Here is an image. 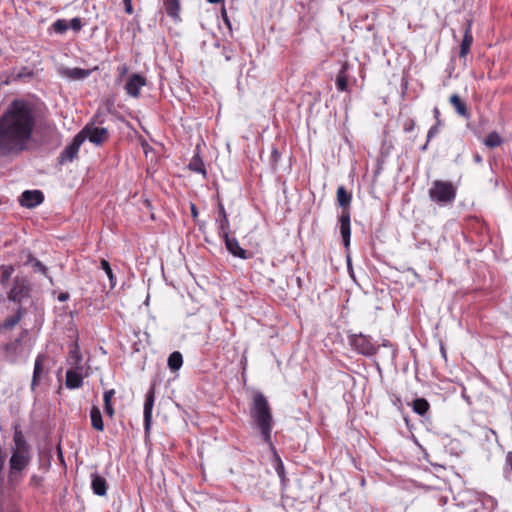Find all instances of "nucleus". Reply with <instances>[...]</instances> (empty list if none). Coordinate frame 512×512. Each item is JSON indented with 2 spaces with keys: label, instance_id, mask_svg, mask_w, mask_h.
I'll use <instances>...</instances> for the list:
<instances>
[{
  "label": "nucleus",
  "instance_id": "obj_37",
  "mask_svg": "<svg viewBox=\"0 0 512 512\" xmlns=\"http://www.w3.org/2000/svg\"><path fill=\"white\" fill-rule=\"evenodd\" d=\"M53 28L57 33H64L68 29V24L65 20H57L54 22Z\"/></svg>",
  "mask_w": 512,
  "mask_h": 512
},
{
  "label": "nucleus",
  "instance_id": "obj_22",
  "mask_svg": "<svg viewBox=\"0 0 512 512\" xmlns=\"http://www.w3.org/2000/svg\"><path fill=\"white\" fill-rule=\"evenodd\" d=\"M449 101L460 116L468 117L466 103L460 98L458 94L451 95Z\"/></svg>",
  "mask_w": 512,
  "mask_h": 512
},
{
  "label": "nucleus",
  "instance_id": "obj_25",
  "mask_svg": "<svg viewBox=\"0 0 512 512\" xmlns=\"http://www.w3.org/2000/svg\"><path fill=\"white\" fill-rule=\"evenodd\" d=\"M21 343V338L4 345L5 357L10 361H15Z\"/></svg>",
  "mask_w": 512,
  "mask_h": 512
},
{
  "label": "nucleus",
  "instance_id": "obj_15",
  "mask_svg": "<svg viewBox=\"0 0 512 512\" xmlns=\"http://www.w3.org/2000/svg\"><path fill=\"white\" fill-rule=\"evenodd\" d=\"M67 361L71 368L83 370L82 355L77 342L71 344Z\"/></svg>",
  "mask_w": 512,
  "mask_h": 512
},
{
  "label": "nucleus",
  "instance_id": "obj_12",
  "mask_svg": "<svg viewBox=\"0 0 512 512\" xmlns=\"http://www.w3.org/2000/svg\"><path fill=\"white\" fill-rule=\"evenodd\" d=\"M340 222V233L343 239V244L345 248H348L350 245V236H351V227H350V211L342 210L341 216L339 218Z\"/></svg>",
  "mask_w": 512,
  "mask_h": 512
},
{
  "label": "nucleus",
  "instance_id": "obj_13",
  "mask_svg": "<svg viewBox=\"0 0 512 512\" xmlns=\"http://www.w3.org/2000/svg\"><path fill=\"white\" fill-rule=\"evenodd\" d=\"M154 405V392L153 389L146 395L145 403H144V428L145 432L148 433L151 427L152 421V409Z\"/></svg>",
  "mask_w": 512,
  "mask_h": 512
},
{
  "label": "nucleus",
  "instance_id": "obj_38",
  "mask_svg": "<svg viewBox=\"0 0 512 512\" xmlns=\"http://www.w3.org/2000/svg\"><path fill=\"white\" fill-rule=\"evenodd\" d=\"M34 76V73L32 70H30L27 67L21 68V70L17 74V78L24 79V78H31Z\"/></svg>",
  "mask_w": 512,
  "mask_h": 512
},
{
  "label": "nucleus",
  "instance_id": "obj_43",
  "mask_svg": "<svg viewBox=\"0 0 512 512\" xmlns=\"http://www.w3.org/2000/svg\"><path fill=\"white\" fill-rule=\"evenodd\" d=\"M279 158H280V154H279L278 150L276 148H273L272 152H271L272 164H276L278 162Z\"/></svg>",
  "mask_w": 512,
  "mask_h": 512
},
{
  "label": "nucleus",
  "instance_id": "obj_46",
  "mask_svg": "<svg viewBox=\"0 0 512 512\" xmlns=\"http://www.w3.org/2000/svg\"><path fill=\"white\" fill-rule=\"evenodd\" d=\"M433 114H434V117H435V119H436V121H437V123H436V124H439V123H440V120H439L440 111H439V109H438L437 107H435V108L433 109Z\"/></svg>",
  "mask_w": 512,
  "mask_h": 512
},
{
  "label": "nucleus",
  "instance_id": "obj_32",
  "mask_svg": "<svg viewBox=\"0 0 512 512\" xmlns=\"http://www.w3.org/2000/svg\"><path fill=\"white\" fill-rule=\"evenodd\" d=\"M188 166L190 170L206 175L204 163L198 156L193 157Z\"/></svg>",
  "mask_w": 512,
  "mask_h": 512
},
{
  "label": "nucleus",
  "instance_id": "obj_21",
  "mask_svg": "<svg viewBox=\"0 0 512 512\" xmlns=\"http://www.w3.org/2000/svg\"><path fill=\"white\" fill-rule=\"evenodd\" d=\"M44 358L45 357L43 355H38L35 360L33 377H32V382H31L32 390H34L35 387L38 385V381L43 373Z\"/></svg>",
  "mask_w": 512,
  "mask_h": 512
},
{
  "label": "nucleus",
  "instance_id": "obj_50",
  "mask_svg": "<svg viewBox=\"0 0 512 512\" xmlns=\"http://www.w3.org/2000/svg\"><path fill=\"white\" fill-rule=\"evenodd\" d=\"M428 147V143L426 142L422 147H421V150L422 151H425Z\"/></svg>",
  "mask_w": 512,
  "mask_h": 512
},
{
  "label": "nucleus",
  "instance_id": "obj_10",
  "mask_svg": "<svg viewBox=\"0 0 512 512\" xmlns=\"http://www.w3.org/2000/svg\"><path fill=\"white\" fill-rule=\"evenodd\" d=\"M146 85V79L140 74H133L129 77L125 85V90L128 95L138 97L140 89Z\"/></svg>",
  "mask_w": 512,
  "mask_h": 512
},
{
  "label": "nucleus",
  "instance_id": "obj_20",
  "mask_svg": "<svg viewBox=\"0 0 512 512\" xmlns=\"http://www.w3.org/2000/svg\"><path fill=\"white\" fill-rule=\"evenodd\" d=\"M90 71L82 68H65L62 70V75L72 79V80H81L89 76Z\"/></svg>",
  "mask_w": 512,
  "mask_h": 512
},
{
  "label": "nucleus",
  "instance_id": "obj_14",
  "mask_svg": "<svg viewBox=\"0 0 512 512\" xmlns=\"http://www.w3.org/2000/svg\"><path fill=\"white\" fill-rule=\"evenodd\" d=\"M216 222L218 224L219 236H227V232H229L230 229V224L225 208L221 202L218 204V216L216 218Z\"/></svg>",
  "mask_w": 512,
  "mask_h": 512
},
{
  "label": "nucleus",
  "instance_id": "obj_7",
  "mask_svg": "<svg viewBox=\"0 0 512 512\" xmlns=\"http://www.w3.org/2000/svg\"><path fill=\"white\" fill-rule=\"evenodd\" d=\"M78 134H84L85 140L88 139L95 145H101L108 138V130L103 127L86 125Z\"/></svg>",
  "mask_w": 512,
  "mask_h": 512
},
{
  "label": "nucleus",
  "instance_id": "obj_11",
  "mask_svg": "<svg viewBox=\"0 0 512 512\" xmlns=\"http://www.w3.org/2000/svg\"><path fill=\"white\" fill-rule=\"evenodd\" d=\"M221 237L224 239L229 253L241 259H248L250 257V254L239 245L238 240L235 237L229 236V232H227V236Z\"/></svg>",
  "mask_w": 512,
  "mask_h": 512
},
{
  "label": "nucleus",
  "instance_id": "obj_3",
  "mask_svg": "<svg viewBox=\"0 0 512 512\" xmlns=\"http://www.w3.org/2000/svg\"><path fill=\"white\" fill-rule=\"evenodd\" d=\"M250 414L260 430L263 440L266 443H271L273 417L268 401L262 393L258 392L254 395Z\"/></svg>",
  "mask_w": 512,
  "mask_h": 512
},
{
  "label": "nucleus",
  "instance_id": "obj_28",
  "mask_svg": "<svg viewBox=\"0 0 512 512\" xmlns=\"http://www.w3.org/2000/svg\"><path fill=\"white\" fill-rule=\"evenodd\" d=\"M336 85L338 90L346 91L348 88V76L346 73V65H343L336 77Z\"/></svg>",
  "mask_w": 512,
  "mask_h": 512
},
{
  "label": "nucleus",
  "instance_id": "obj_48",
  "mask_svg": "<svg viewBox=\"0 0 512 512\" xmlns=\"http://www.w3.org/2000/svg\"><path fill=\"white\" fill-rule=\"evenodd\" d=\"M474 160H475V162L480 163V162H482V157L479 154H476L474 156Z\"/></svg>",
  "mask_w": 512,
  "mask_h": 512
},
{
  "label": "nucleus",
  "instance_id": "obj_49",
  "mask_svg": "<svg viewBox=\"0 0 512 512\" xmlns=\"http://www.w3.org/2000/svg\"><path fill=\"white\" fill-rule=\"evenodd\" d=\"M209 3H212V4H218V3H221L223 2V0H207Z\"/></svg>",
  "mask_w": 512,
  "mask_h": 512
},
{
  "label": "nucleus",
  "instance_id": "obj_4",
  "mask_svg": "<svg viewBox=\"0 0 512 512\" xmlns=\"http://www.w3.org/2000/svg\"><path fill=\"white\" fill-rule=\"evenodd\" d=\"M429 197L438 204H449L456 197V187L449 181L435 180L429 189Z\"/></svg>",
  "mask_w": 512,
  "mask_h": 512
},
{
  "label": "nucleus",
  "instance_id": "obj_30",
  "mask_svg": "<svg viewBox=\"0 0 512 512\" xmlns=\"http://www.w3.org/2000/svg\"><path fill=\"white\" fill-rule=\"evenodd\" d=\"M429 407L428 401L424 398H417L413 401V410L421 416L426 414Z\"/></svg>",
  "mask_w": 512,
  "mask_h": 512
},
{
  "label": "nucleus",
  "instance_id": "obj_24",
  "mask_svg": "<svg viewBox=\"0 0 512 512\" xmlns=\"http://www.w3.org/2000/svg\"><path fill=\"white\" fill-rule=\"evenodd\" d=\"M91 425L97 431L104 430V423L101 411L97 406H93L90 411Z\"/></svg>",
  "mask_w": 512,
  "mask_h": 512
},
{
  "label": "nucleus",
  "instance_id": "obj_17",
  "mask_svg": "<svg viewBox=\"0 0 512 512\" xmlns=\"http://www.w3.org/2000/svg\"><path fill=\"white\" fill-rule=\"evenodd\" d=\"M91 487L98 496H104L107 492V482L104 477L97 473L91 475Z\"/></svg>",
  "mask_w": 512,
  "mask_h": 512
},
{
  "label": "nucleus",
  "instance_id": "obj_1",
  "mask_svg": "<svg viewBox=\"0 0 512 512\" xmlns=\"http://www.w3.org/2000/svg\"><path fill=\"white\" fill-rule=\"evenodd\" d=\"M35 125L31 105L14 100L0 117V151L11 154L23 151L32 136Z\"/></svg>",
  "mask_w": 512,
  "mask_h": 512
},
{
  "label": "nucleus",
  "instance_id": "obj_40",
  "mask_svg": "<svg viewBox=\"0 0 512 512\" xmlns=\"http://www.w3.org/2000/svg\"><path fill=\"white\" fill-rule=\"evenodd\" d=\"M438 125L439 124H435L434 126H432L428 133H427V143H429V141L438 134L439 132V129H438Z\"/></svg>",
  "mask_w": 512,
  "mask_h": 512
},
{
  "label": "nucleus",
  "instance_id": "obj_18",
  "mask_svg": "<svg viewBox=\"0 0 512 512\" xmlns=\"http://www.w3.org/2000/svg\"><path fill=\"white\" fill-rule=\"evenodd\" d=\"M164 6L166 13L169 17H171L174 21H180V0H164Z\"/></svg>",
  "mask_w": 512,
  "mask_h": 512
},
{
  "label": "nucleus",
  "instance_id": "obj_44",
  "mask_svg": "<svg viewBox=\"0 0 512 512\" xmlns=\"http://www.w3.org/2000/svg\"><path fill=\"white\" fill-rule=\"evenodd\" d=\"M221 16H222L223 21L225 22V24L231 29V23H230V20H229V17L227 15V11H226L225 8H222Z\"/></svg>",
  "mask_w": 512,
  "mask_h": 512
},
{
  "label": "nucleus",
  "instance_id": "obj_6",
  "mask_svg": "<svg viewBox=\"0 0 512 512\" xmlns=\"http://www.w3.org/2000/svg\"><path fill=\"white\" fill-rule=\"evenodd\" d=\"M84 134H77L72 142L60 153L59 163L61 165L72 162L78 155L81 145L85 141Z\"/></svg>",
  "mask_w": 512,
  "mask_h": 512
},
{
  "label": "nucleus",
  "instance_id": "obj_41",
  "mask_svg": "<svg viewBox=\"0 0 512 512\" xmlns=\"http://www.w3.org/2000/svg\"><path fill=\"white\" fill-rule=\"evenodd\" d=\"M415 127V121L413 119H408L405 123H404V126H403V130L406 132V133H409L411 131H413Z\"/></svg>",
  "mask_w": 512,
  "mask_h": 512
},
{
  "label": "nucleus",
  "instance_id": "obj_8",
  "mask_svg": "<svg viewBox=\"0 0 512 512\" xmlns=\"http://www.w3.org/2000/svg\"><path fill=\"white\" fill-rule=\"evenodd\" d=\"M29 294V286L26 280L16 278L8 294V299L13 302H21Z\"/></svg>",
  "mask_w": 512,
  "mask_h": 512
},
{
  "label": "nucleus",
  "instance_id": "obj_39",
  "mask_svg": "<svg viewBox=\"0 0 512 512\" xmlns=\"http://www.w3.org/2000/svg\"><path fill=\"white\" fill-rule=\"evenodd\" d=\"M68 27L74 31H80L82 28V21L80 18H73L70 20Z\"/></svg>",
  "mask_w": 512,
  "mask_h": 512
},
{
  "label": "nucleus",
  "instance_id": "obj_19",
  "mask_svg": "<svg viewBox=\"0 0 512 512\" xmlns=\"http://www.w3.org/2000/svg\"><path fill=\"white\" fill-rule=\"evenodd\" d=\"M473 43V36L471 33V23L469 22L465 29L464 36L460 45V57L464 58L470 52Z\"/></svg>",
  "mask_w": 512,
  "mask_h": 512
},
{
  "label": "nucleus",
  "instance_id": "obj_31",
  "mask_svg": "<svg viewBox=\"0 0 512 512\" xmlns=\"http://www.w3.org/2000/svg\"><path fill=\"white\" fill-rule=\"evenodd\" d=\"M274 468H275L277 475L279 476L282 483L284 484L285 480H286L284 465H283L281 458L276 453H274Z\"/></svg>",
  "mask_w": 512,
  "mask_h": 512
},
{
  "label": "nucleus",
  "instance_id": "obj_34",
  "mask_svg": "<svg viewBox=\"0 0 512 512\" xmlns=\"http://www.w3.org/2000/svg\"><path fill=\"white\" fill-rule=\"evenodd\" d=\"M101 268L105 271L107 277L110 280L111 288H113L115 286V277L109 262L105 259H102Z\"/></svg>",
  "mask_w": 512,
  "mask_h": 512
},
{
  "label": "nucleus",
  "instance_id": "obj_35",
  "mask_svg": "<svg viewBox=\"0 0 512 512\" xmlns=\"http://www.w3.org/2000/svg\"><path fill=\"white\" fill-rule=\"evenodd\" d=\"M28 262L32 264L35 271L41 272L42 274L46 275L47 268L45 265L41 263V261L30 255Z\"/></svg>",
  "mask_w": 512,
  "mask_h": 512
},
{
  "label": "nucleus",
  "instance_id": "obj_2",
  "mask_svg": "<svg viewBox=\"0 0 512 512\" xmlns=\"http://www.w3.org/2000/svg\"><path fill=\"white\" fill-rule=\"evenodd\" d=\"M14 446L9 460L8 481L14 483L19 480L21 472L28 466L31 460L30 447L21 431L14 433Z\"/></svg>",
  "mask_w": 512,
  "mask_h": 512
},
{
  "label": "nucleus",
  "instance_id": "obj_47",
  "mask_svg": "<svg viewBox=\"0 0 512 512\" xmlns=\"http://www.w3.org/2000/svg\"><path fill=\"white\" fill-rule=\"evenodd\" d=\"M191 214L193 218H196L198 216V210L195 206V204H191Z\"/></svg>",
  "mask_w": 512,
  "mask_h": 512
},
{
  "label": "nucleus",
  "instance_id": "obj_5",
  "mask_svg": "<svg viewBox=\"0 0 512 512\" xmlns=\"http://www.w3.org/2000/svg\"><path fill=\"white\" fill-rule=\"evenodd\" d=\"M349 343L354 350L365 356H372L377 352V347L373 344L371 338L363 334L350 335Z\"/></svg>",
  "mask_w": 512,
  "mask_h": 512
},
{
  "label": "nucleus",
  "instance_id": "obj_26",
  "mask_svg": "<svg viewBox=\"0 0 512 512\" xmlns=\"http://www.w3.org/2000/svg\"><path fill=\"white\" fill-rule=\"evenodd\" d=\"M114 395H115V390L114 389L106 390L104 392V395H103L104 410H105V413L110 418H112L114 416V413H115L114 412V408H113L112 403H111V400L114 397Z\"/></svg>",
  "mask_w": 512,
  "mask_h": 512
},
{
  "label": "nucleus",
  "instance_id": "obj_27",
  "mask_svg": "<svg viewBox=\"0 0 512 512\" xmlns=\"http://www.w3.org/2000/svg\"><path fill=\"white\" fill-rule=\"evenodd\" d=\"M183 364L182 354L174 351L168 357V366L172 371H177Z\"/></svg>",
  "mask_w": 512,
  "mask_h": 512
},
{
  "label": "nucleus",
  "instance_id": "obj_42",
  "mask_svg": "<svg viewBox=\"0 0 512 512\" xmlns=\"http://www.w3.org/2000/svg\"><path fill=\"white\" fill-rule=\"evenodd\" d=\"M125 12L129 15L133 14L132 0H123Z\"/></svg>",
  "mask_w": 512,
  "mask_h": 512
},
{
  "label": "nucleus",
  "instance_id": "obj_51",
  "mask_svg": "<svg viewBox=\"0 0 512 512\" xmlns=\"http://www.w3.org/2000/svg\"><path fill=\"white\" fill-rule=\"evenodd\" d=\"M225 59L226 60H230V55L229 54H225Z\"/></svg>",
  "mask_w": 512,
  "mask_h": 512
},
{
  "label": "nucleus",
  "instance_id": "obj_23",
  "mask_svg": "<svg viewBox=\"0 0 512 512\" xmlns=\"http://www.w3.org/2000/svg\"><path fill=\"white\" fill-rule=\"evenodd\" d=\"M352 196L347 192L345 187L340 186L337 189V202L342 210H349Z\"/></svg>",
  "mask_w": 512,
  "mask_h": 512
},
{
  "label": "nucleus",
  "instance_id": "obj_29",
  "mask_svg": "<svg viewBox=\"0 0 512 512\" xmlns=\"http://www.w3.org/2000/svg\"><path fill=\"white\" fill-rule=\"evenodd\" d=\"M503 143V139L497 132H491L484 140V145L489 148H495Z\"/></svg>",
  "mask_w": 512,
  "mask_h": 512
},
{
  "label": "nucleus",
  "instance_id": "obj_36",
  "mask_svg": "<svg viewBox=\"0 0 512 512\" xmlns=\"http://www.w3.org/2000/svg\"><path fill=\"white\" fill-rule=\"evenodd\" d=\"M13 272H14L13 266H11V265L3 266L2 273H1V283L5 284L9 280V278L11 277Z\"/></svg>",
  "mask_w": 512,
  "mask_h": 512
},
{
  "label": "nucleus",
  "instance_id": "obj_16",
  "mask_svg": "<svg viewBox=\"0 0 512 512\" xmlns=\"http://www.w3.org/2000/svg\"><path fill=\"white\" fill-rule=\"evenodd\" d=\"M82 370L71 368L66 372V386L70 389H76L83 385Z\"/></svg>",
  "mask_w": 512,
  "mask_h": 512
},
{
  "label": "nucleus",
  "instance_id": "obj_45",
  "mask_svg": "<svg viewBox=\"0 0 512 512\" xmlns=\"http://www.w3.org/2000/svg\"><path fill=\"white\" fill-rule=\"evenodd\" d=\"M68 299H69V294H68V293H66V292L60 293V294L58 295V300H59L60 302H65V301H66V300H68Z\"/></svg>",
  "mask_w": 512,
  "mask_h": 512
},
{
  "label": "nucleus",
  "instance_id": "obj_52",
  "mask_svg": "<svg viewBox=\"0 0 512 512\" xmlns=\"http://www.w3.org/2000/svg\"><path fill=\"white\" fill-rule=\"evenodd\" d=\"M389 342L388 341H384L383 342V346H388Z\"/></svg>",
  "mask_w": 512,
  "mask_h": 512
},
{
  "label": "nucleus",
  "instance_id": "obj_33",
  "mask_svg": "<svg viewBox=\"0 0 512 512\" xmlns=\"http://www.w3.org/2000/svg\"><path fill=\"white\" fill-rule=\"evenodd\" d=\"M21 318H22V314H21V311L19 310L17 314L5 319V321L2 324V327L5 329H11L19 323Z\"/></svg>",
  "mask_w": 512,
  "mask_h": 512
},
{
  "label": "nucleus",
  "instance_id": "obj_9",
  "mask_svg": "<svg viewBox=\"0 0 512 512\" xmlns=\"http://www.w3.org/2000/svg\"><path fill=\"white\" fill-rule=\"evenodd\" d=\"M44 201V195L40 190H26L24 191L19 202L21 206L32 209L40 205Z\"/></svg>",
  "mask_w": 512,
  "mask_h": 512
}]
</instances>
